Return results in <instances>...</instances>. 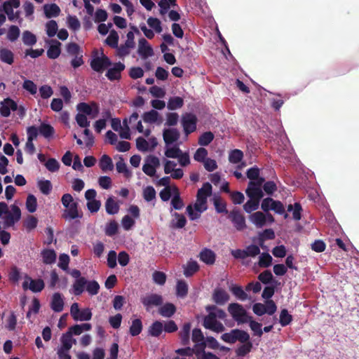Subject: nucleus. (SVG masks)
<instances>
[{"label": "nucleus", "instance_id": "3", "mask_svg": "<svg viewBox=\"0 0 359 359\" xmlns=\"http://www.w3.org/2000/svg\"><path fill=\"white\" fill-rule=\"evenodd\" d=\"M160 166V158L154 154H149L144 158L142 170L145 175L151 178H158L160 175L157 173V170Z\"/></svg>", "mask_w": 359, "mask_h": 359}, {"label": "nucleus", "instance_id": "11", "mask_svg": "<svg viewBox=\"0 0 359 359\" xmlns=\"http://www.w3.org/2000/svg\"><path fill=\"white\" fill-rule=\"evenodd\" d=\"M228 219L238 231H243L247 229L246 219L239 208H233L229 212Z\"/></svg>", "mask_w": 359, "mask_h": 359}, {"label": "nucleus", "instance_id": "25", "mask_svg": "<svg viewBox=\"0 0 359 359\" xmlns=\"http://www.w3.org/2000/svg\"><path fill=\"white\" fill-rule=\"evenodd\" d=\"M142 118L146 123L160 125L163 122V117L161 115L154 109H150L144 111L142 114Z\"/></svg>", "mask_w": 359, "mask_h": 359}, {"label": "nucleus", "instance_id": "37", "mask_svg": "<svg viewBox=\"0 0 359 359\" xmlns=\"http://www.w3.org/2000/svg\"><path fill=\"white\" fill-rule=\"evenodd\" d=\"M93 10L94 7L91 5V20L98 23L104 22L107 20L109 14L106 9L97 8L94 12Z\"/></svg>", "mask_w": 359, "mask_h": 359}, {"label": "nucleus", "instance_id": "23", "mask_svg": "<svg viewBox=\"0 0 359 359\" xmlns=\"http://www.w3.org/2000/svg\"><path fill=\"white\" fill-rule=\"evenodd\" d=\"M110 64H112V61L109 57H104V60H100L91 56V69L100 74H102Z\"/></svg>", "mask_w": 359, "mask_h": 359}, {"label": "nucleus", "instance_id": "15", "mask_svg": "<svg viewBox=\"0 0 359 359\" xmlns=\"http://www.w3.org/2000/svg\"><path fill=\"white\" fill-rule=\"evenodd\" d=\"M25 279L22 285L24 290L29 289L33 292H40L45 287V283L41 278L32 279L28 275H25Z\"/></svg>", "mask_w": 359, "mask_h": 359}, {"label": "nucleus", "instance_id": "44", "mask_svg": "<svg viewBox=\"0 0 359 359\" xmlns=\"http://www.w3.org/2000/svg\"><path fill=\"white\" fill-rule=\"evenodd\" d=\"M287 211L292 213L294 220L299 221L302 219L303 208L299 202H295L293 205H288Z\"/></svg>", "mask_w": 359, "mask_h": 359}, {"label": "nucleus", "instance_id": "7", "mask_svg": "<svg viewBox=\"0 0 359 359\" xmlns=\"http://www.w3.org/2000/svg\"><path fill=\"white\" fill-rule=\"evenodd\" d=\"M277 309L278 306L274 301H264V303L256 302L252 306L253 313L259 317L265 314L268 316H273L276 313Z\"/></svg>", "mask_w": 359, "mask_h": 359}, {"label": "nucleus", "instance_id": "6", "mask_svg": "<svg viewBox=\"0 0 359 359\" xmlns=\"http://www.w3.org/2000/svg\"><path fill=\"white\" fill-rule=\"evenodd\" d=\"M227 311L238 325L245 324V320L250 316L243 306L238 302L229 304Z\"/></svg>", "mask_w": 359, "mask_h": 359}, {"label": "nucleus", "instance_id": "17", "mask_svg": "<svg viewBox=\"0 0 359 359\" xmlns=\"http://www.w3.org/2000/svg\"><path fill=\"white\" fill-rule=\"evenodd\" d=\"M162 135L165 144L181 143L180 132L176 128H164Z\"/></svg>", "mask_w": 359, "mask_h": 359}, {"label": "nucleus", "instance_id": "50", "mask_svg": "<svg viewBox=\"0 0 359 359\" xmlns=\"http://www.w3.org/2000/svg\"><path fill=\"white\" fill-rule=\"evenodd\" d=\"M244 158L243 151L239 149L230 150L229 153V161L232 164H238Z\"/></svg>", "mask_w": 359, "mask_h": 359}, {"label": "nucleus", "instance_id": "41", "mask_svg": "<svg viewBox=\"0 0 359 359\" xmlns=\"http://www.w3.org/2000/svg\"><path fill=\"white\" fill-rule=\"evenodd\" d=\"M189 291V285L184 280H178L175 286V295L183 299L187 297Z\"/></svg>", "mask_w": 359, "mask_h": 359}, {"label": "nucleus", "instance_id": "39", "mask_svg": "<svg viewBox=\"0 0 359 359\" xmlns=\"http://www.w3.org/2000/svg\"><path fill=\"white\" fill-rule=\"evenodd\" d=\"M184 104V100L182 97L174 95L169 97L166 107L170 111L179 109Z\"/></svg>", "mask_w": 359, "mask_h": 359}, {"label": "nucleus", "instance_id": "45", "mask_svg": "<svg viewBox=\"0 0 359 359\" xmlns=\"http://www.w3.org/2000/svg\"><path fill=\"white\" fill-rule=\"evenodd\" d=\"M116 169L118 173L123 174L126 178L132 176V171L128 168L122 156H119V160L116 163Z\"/></svg>", "mask_w": 359, "mask_h": 359}, {"label": "nucleus", "instance_id": "34", "mask_svg": "<svg viewBox=\"0 0 359 359\" xmlns=\"http://www.w3.org/2000/svg\"><path fill=\"white\" fill-rule=\"evenodd\" d=\"M50 46L47 50V56L50 59L57 58L61 53V43L56 39H51L48 41Z\"/></svg>", "mask_w": 359, "mask_h": 359}, {"label": "nucleus", "instance_id": "51", "mask_svg": "<svg viewBox=\"0 0 359 359\" xmlns=\"http://www.w3.org/2000/svg\"><path fill=\"white\" fill-rule=\"evenodd\" d=\"M43 262L46 264H52L56 261V253L53 249H44L41 251Z\"/></svg>", "mask_w": 359, "mask_h": 359}, {"label": "nucleus", "instance_id": "33", "mask_svg": "<svg viewBox=\"0 0 359 359\" xmlns=\"http://www.w3.org/2000/svg\"><path fill=\"white\" fill-rule=\"evenodd\" d=\"M273 259L268 252H262L258 255V261L255 263L254 267L269 268L272 266Z\"/></svg>", "mask_w": 359, "mask_h": 359}, {"label": "nucleus", "instance_id": "8", "mask_svg": "<svg viewBox=\"0 0 359 359\" xmlns=\"http://www.w3.org/2000/svg\"><path fill=\"white\" fill-rule=\"evenodd\" d=\"M246 177L249 179L247 189L259 190V183L264 181V177L261 175V169L256 165L247 169Z\"/></svg>", "mask_w": 359, "mask_h": 359}, {"label": "nucleus", "instance_id": "59", "mask_svg": "<svg viewBox=\"0 0 359 359\" xmlns=\"http://www.w3.org/2000/svg\"><path fill=\"white\" fill-rule=\"evenodd\" d=\"M38 128L39 134L47 139L53 137L55 133L54 128L46 123H41Z\"/></svg>", "mask_w": 359, "mask_h": 359}, {"label": "nucleus", "instance_id": "58", "mask_svg": "<svg viewBox=\"0 0 359 359\" xmlns=\"http://www.w3.org/2000/svg\"><path fill=\"white\" fill-rule=\"evenodd\" d=\"M142 196L147 203L154 201L156 198V191L154 187L151 185L145 187L142 190Z\"/></svg>", "mask_w": 359, "mask_h": 359}, {"label": "nucleus", "instance_id": "28", "mask_svg": "<svg viewBox=\"0 0 359 359\" xmlns=\"http://www.w3.org/2000/svg\"><path fill=\"white\" fill-rule=\"evenodd\" d=\"M216 253L211 249L204 248L199 253L200 260L207 265H212L216 261Z\"/></svg>", "mask_w": 359, "mask_h": 359}, {"label": "nucleus", "instance_id": "46", "mask_svg": "<svg viewBox=\"0 0 359 359\" xmlns=\"http://www.w3.org/2000/svg\"><path fill=\"white\" fill-rule=\"evenodd\" d=\"M158 6L159 7V13L161 15H164L170 10V8L177 6V0H160L158 2Z\"/></svg>", "mask_w": 359, "mask_h": 359}, {"label": "nucleus", "instance_id": "49", "mask_svg": "<svg viewBox=\"0 0 359 359\" xmlns=\"http://www.w3.org/2000/svg\"><path fill=\"white\" fill-rule=\"evenodd\" d=\"M50 306L55 312H61L63 310L64 301L60 293L56 292L53 295Z\"/></svg>", "mask_w": 359, "mask_h": 359}, {"label": "nucleus", "instance_id": "14", "mask_svg": "<svg viewBox=\"0 0 359 359\" xmlns=\"http://www.w3.org/2000/svg\"><path fill=\"white\" fill-rule=\"evenodd\" d=\"M137 53L143 60H146L149 57L154 55V51L152 46L144 37H141L138 40Z\"/></svg>", "mask_w": 359, "mask_h": 359}, {"label": "nucleus", "instance_id": "26", "mask_svg": "<svg viewBox=\"0 0 359 359\" xmlns=\"http://www.w3.org/2000/svg\"><path fill=\"white\" fill-rule=\"evenodd\" d=\"M121 202L116 200V198L110 195L107 197L104 203L105 211L109 215H114L118 213L120 210Z\"/></svg>", "mask_w": 359, "mask_h": 359}, {"label": "nucleus", "instance_id": "64", "mask_svg": "<svg viewBox=\"0 0 359 359\" xmlns=\"http://www.w3.org/2000/svg\"><path fill=\"white\" fill-rule=\"evenodd\" d=\"M245 252L246 257H251V258H255L257 256H258L261 251L259 250V247L257 246L255 243H252L250 245H247L245 248Z\"/></svg>", "mask_w": 359, "mask_h": 359}, {"label": "nucleus", "instance_id": "56", "mask_svg": "<svg viewBox=\"0 0 359 359\" xmlns=\"http://www.w3.org/2000/svg\"><path fill=\"white\" fill-rule=\"evenodd\" d=\"M170 212H172V210H181L184 208V203L178 191H175L173 197L170 201Z\"/></svg>", "mask_w": 359, "mask_h": 359}, {"label": "nucleus", "instance_id": "63", "mask_svg": "<svg viewBox=\"0 0 359 359\" xmlns=\"http://www.w3.org/2000/svg\"><path fill=\"white\" fill-rule=\"evenodd\" d=\"M118 264L117 252L114 250H110L107 255V265L111 269H115Z\"/></svg>", "mask_w": 359, "mask_h": 359}, {"label": "nucleus", "instance_id": "60", "mask_svg": "<svg viewBox=\"0 0 359 359\" xmlns=\"http://www.w3.org/2000/svg\"><path fill=\"white\" fill-rule=\"evenodd\" d=\"M152 280L158 285H164L167 280V275L161 271L155 270L152 273Z\"/></svg>", "mask_w": 359, "mask_h": 359}, {"label": "nucleus", "instance_id": "53", "mask_svg": "<svg viewBox=\"0 0 359 359\" xmlns=\"http://www.w3.org/2000/svg\"><path fill=\"white\" fill-rule=\"evenodd\" d=\"M85 285L86 290L88 292H90V283H87L84 278H79V279H76L73 285L74 294L76 295H79L81 293H82V292L84 290Z\"/></svg>", "mask_w": 359, "mask_h": 359}, {"label": "nucleus", "instance_id": "48", "mask_svg": "<svg viewBox=\"0 0 359 359\" xmlns=\"http://www.w3.org/2000/svg\"><path fill=\"white\" fill-rule=\"evenodd\" d=\"M43 11L47 18L57 17L60 13V7L55 4H45L43 6Z\"/></svg>", "mask_w": 359, "mask_h": 359}, {"label": "nucleus", "instance_id": "10", "mask_svg": "<svg viewBox=\"0 0 359 359\" xmlns=\"http://www.w3.org/2000/svg\"><path fill=\"white\" fill-rule=\"evenodd\" d=\"M163 297L158 293H148L140 297V302L147 312H149L154 307L158 309L163 303Z\"/></svg>", "mask_w": 359, "mask_h": 359}, {"label": "nucleus", "instance_id": "4", "mask_svg": "<svg viewBox=\"0 0 359 359\" xmlns=\"http://www.w3.org/2000/svg\"><path fill=\"white\" fill-rule=\"evenodd\" d=\"M249 221L257 228L262 229L273 224L276 220L271 213L256 211L248 216Z\"/></svg>", "mask_w": 359, "mask_h": 359}, {"label": "nucleus", "instance_id": "38", "mask_svg": "<svg viewBox=\"0 0 359 359\" xmlns=\"http://www.w3.org/2000/svg\"><path fill=\"white\" fill-rule=\"evenodd\" d=\"M163 331L162 320H154L148 328V335L152 337H158Z\"/></svg>", "mask_w": 359, "mask_h": 359}, {"label": "nucleus", "instance_id": "52", "mask_svg": "<svg viewBox=\"0 0 359 359\" xmlns=\"http://www.w3.org/2000/svg\"><path fill=\"white\" fill-rule=\"evenodd\" d=\"M119 41V35L115 29H111L107 37L104 40V43L112 48L117 47Z\"/></svg>", "mask_w": 359, "mask_h": 359}, {"label": "nucleus", "instance_id": "42", "mask_svg": "<svg viewBox=\"0 0 359 359\" xmlns=\"http://www.w3.org/2000/svg\"><path fill=\"white\" fill-rule=\"evenodd\" d=\"M98 165L102 172H107V171L114 169V163L112 159L107 154H104L99 160Z\"/></svg>", "mask_w": 359, "mask_h": 359}, {"label": "nucleus", "instance_id": "19", "mask_svg": "<svg viewBox=\"0 0 359 359\" xmlns=\"http://www.w3.org/2000/svg\"><path fill=\"white\" fill-rule=\"evenodd\" d=\"M111 119V112L110 109H104L101 114V117L96 120L93 123V128L97 133H101L107 126V123Z\"/></svg>", "mask_w": 359, "mask_h": 359}, {"label": "nucleus", "instance_id": "21", "mask_svg": "<svg viewBox=\"0 0 359 359\" xmlns=\"http://www.w3.org/2000/svg\"><path fill=\"white\" fill-rule=\"evenodd\" d=\"M259 189L261 191L262 198L265 196H273L275 192L277 191V185L273 180H266L260 182L258 186Z\"/></svg>", "mask_w": 359, "mask_h": 359}, {"label": "nucleus", "instance_id": "16", "mask_svg": "<svg viewBox=\"0 0 359 359\" xmlns=\"http://www.w3.org/2000/svg\"><path fill=\"white\" fill-rule=\"evenodd\" d=\"M228 288L231 294L238 301L245 302L250 300L251 296L245 291L243 287L233 282L227 283Z\"/></svg>", "mask_w": 359, "mask_h": 359}, {"label": "nucleus", "instance_id": "29", "mask_svg": "<svg viewBox=\"0 0 359 359\" xmlns=\"http://www.w3.org/2000/svg\"><path fill=\"white\" fill-rule=\"evenodd\" d=\"M218 305L209 304L205 306V311L208 313V315L215 320L218 318L221 320H224L227 315L224 310L217 307Z\"/></svg>", "mask_w": 359, "mask_h": 359}, {"label": "nucleus", "instance_id": "57", "mask_svg": "<svg viewBox=\"0 0 359 359\" xmlns=\"http://www.w3.org/2000/svg\"><path fill=\"white\" fill-rule=\"evenodd\" d=\"M215 135L211 131L203 132L198 137V144L203 147L208 146L214 140Z\"/></svg>", "mask_w": 359, "mask_h": 359}, {"label": "nucleus", "instance_id": "54", "mask_svg": "<svg viewBox=\"0 0 359 359\" xmlns=\"http://www.w3.org/2000/svg\"><path fill=\"white\" fill-rule=\"evenodd\" d=\"M149 27L157 34H161L163 29L161 21L156 17H149L147 20Z\"/></svg>", "mask_w": 359, "mask_h": 359}, {"label": "nucleus", "instance_id": "43", "mask_svg": "<svg viewBox=\"0 0 359 359\" xmlns=\"http://www.w3.org/2000/svg\"><path fill=\"white\" fill-rule=\"evenodd\" d=\"M143 330V324L141 318H135L132 320L129 327V334L132 337L138 336Z\"/></svg>", "mask_w": 359, "mask_h": 359}, {"label": "nucleus", "instance_id": "24", "mask_svg": "<svg viewBox=\"0 0 359 359\" xmlns=\"http://www.w3.org/2000/svg\"><path fill=\"white\" fill-rule=\"evenodd\" d=\"M20 6V0H8L4 2L0 11H4L7 15L8 19L13 22L15 21L13 8H18Z\"/></svg>", "mask_w": 359, "mask_h": 359}, {"label": "nucleus", "instance_id": "2", "mask_svg": "<svg viewBox=\"0 0 359 359\" xmlns=\"http://www.w3.org/2000/svg\"><path fill=\"white\" fill-rule=\"evenodd\" d=\"M245 192L248 199L243 204V208L246 213L251 215L256 212L259 207L261 208L262 192L260 190L247 189H245Z\"/></svg>", "mask_w": 359, "mask_h": 359}, {"label": "nucleus", "instance_id": "27", "mask_svg": "<svg viewBox=\"0 0 359 359\" xmlns=\"http://www.w3.org/2000/svg\"><path fill=\"white\" fill-rule=\"evenodd\" d=\"M183 274L186 278L192 277L200 270V266L198 262L190 258L185 264L182 265Z\"/></svg>", "mask_w": 359, "mask_h": 359}, {"label": "nucleus", "instance_id": "5", "mask_svg": "<svg viewBox=\"0 0 359 359\" xmlns=\"http://www.w3.org/2000/svg\"><path fill=\"white\" fill-rule=\"evenodd\" d=\"M62 205L67 208L62 217L65 219H74L80 217L78 211V203L74 201L72 196L69 194H65L61 198Z\"/></svg>", "mask_w": 359, "mask_h": 359}, {"label": "nucleus", "instance_id": "32", "mask_svg": "<svg viewBox=\"0 0 359 359\" xmlns=\"http://www.w3.org/2000/svg\"><path fill=\"white\" fill-rule=\"evenodd\" d=\"M172 216L174 217V219L171 220L170 224L171 229H181L187 225V219L183 214L174 212L172 213Z\"/></svg>", "mask_w": 359, "mask_h": 359}, {"label": "nucleus", "instance_id": "12", "mask_svg": "<svg viewBox=\"0 0 359 359\" xmlns=\"http://www.w3.org/2000/svg\"><path fill=\"white\" fill-rule=\"evenodd\" d=\"M126 69V65L123 62H112L106 69L105 76L107 79L113 82L115 81H120L121 78V72Z\"/></svg>", "mask_w": 359, "mask_h": 359}, {"label": "nucleus", "instance_id": "22", "mask_svg": "<svg viewBox=\"0 0 359 359\" xmlns=\"http://www.w3.org/2000/svg\"><path fill=\"white\" fill-rule=\"evenodd\" d=\"M253 349V343L250 338L249 340H246L244 342H241L237 344L235 348V354L237 358H243L246 357L252 352Z\"/></svg>", "mask_w": 359, "mask_h": 359}, {"label": "nucleus", "instance_id": "35", "mask_svg": "<svg viewBox=\"0 0 359 359\" xmlns=\"http://www.w3.org/2000/svg\"><path fill=\"white\" fill-rule=\"evenodd\" d=\"M246 320H245V324H248L253 336L261 337L263 335L262 324L256 321L251 315Z\"/></svg>", "mask_w": 359, "mask_h": 359}, {"label": "nucleus", "instance_id": "55", "mask_svg": "<svg viewBox=\"0 0 359 359\" xmlns=\"http://www.w3.org/2000/svg\"><path fill=\"white\" fill-rule=\"evenodd\" d=\"M276 202V199L273 198V196L263 197L261 200V209L263 212L270 213L272 211L273 207Z\"/></svg>", "mask_w": 359, "mask_h": 359}, {"label": "nucleus", "instance_id": "31", "mask_svg": "<svg viewBox=\"0 0 359 359\" xmlns=\"http://www.w3.org/2000/svg\"><path fill=\"white\" fill-rule=\"evenodd\" d=\"M103 231L105 236L114 238L119 234L120 226L116 220L110 219L106 223Z\"/></svg>", "mask_w": 359, "mask_h": 359}, {"label": "nucleus", "instance_id": "40", "mask_svg": "<svg viewBox=\"0 0 359 359\" xmlns=\"http://www.w3.org/2000/svg\"><path fill=\"white\" fill-rule=\"evenodd\" d=\"M294 320L293 316L287 308H282L279 313L278 323L282 327L290 325Z\"/></svg>", "mask_w": 359, "mask_h": 359}, {"label": "nucleus", "instance_id": "61", "mask_svg": "<svg viewBox=\"0 0 359 359\" xmlns=\"http://www.w3.org/2000/svg\"><path fill=\"white\" fill-rule=\"evenodd\" d=\"M90 330V323H83L81 325H75L69 327L67 333L70 334L72 337L73 334L79 335L83 331H88Z\"/></svg>", "mask_w": 359, "mask_h": 359}, {"label": "nucleus", "instance_id": "20", "mask_svg": "<svg viewBox=\"0 0 359 359\" xmlns=\"http://www.w3.org/2000/svg\"><path fill=\"white\" fill-rule=\"evenodd\" d=\"M157 312L163 318H170L176 313L177 306L171 302H164L163 299V303L159 306Z\"/></svg>", "mask_w": 359, "mask_h": 359}, {"label": "nucleus", "instance_id": "30", "mask_svg": "<svg viewBox=\"0 0 359 359\" xmlns=\"http://www.w3.org/2000/svg\"><path fill=\"white\" fill-rule=\"evenodd\" d=\"M191 326L192 325L191 322H186L183 324L179 332L180 343L183 346L189 345L190 343Z\"/></svg>", "mask_w": 359, "mask_h": 359}, {"label": "nucleus", "instance_id": "36", "mask_svg": "<svg viewBox=\"0 0 359 359\" xmlns=\"http://www.w3.org/2000/svg\"><path fill=\"white\" fill-rule=\"evenodd\" d=\"M181 143L165 144L164 154L166 158H176L179 154H182L180 148Z\"/></svg>", "mask_w": 359, "mask_h": 359}, {"label": "nucleus", "instance_id": "47", "mask_svg": "<svg viewBox=\"0 0 359 359\" xmlns=\"http://www.w3.org/2000/svg\"><path fill=\"white\" fill-rule=\"evenodd\" d=\"M233 337L234 338L235 341H238L241 342H244L246 340H249L250 338V334L248 332V331L239 329V328H235L230 330Z\"/></svg>", "mask_w": 359, "mask_h": 359}, {"label": "nucleus", "instance_id": "18", "mask_svg": "<svg viewBox=\"0 0 359 359\" xmlns=\"http://www.w3.org/2000/svg\"><path fill=\"white\" fill-rule=\"evenodd\" d=\"M230 295L222 287H216L212 293V299L216 305L224 306L230 300Z\"/></svg>", "mask_w": 359, "mask_h": 359}, {"label": "nucleus", "instance_id": "62", "mask_svg": "<svg viewBox=\"0 0 359 359\" xmlns=\"http://www.w3.org/2000/svg\"><path fill=\"white\" fill-rule=\"evenodd\" d=\"M0 60L8 65H12L14 62V55L13 52L7 48L0 50Z\"/></svg>", "mask_w": 359, "mask_h": 359}, {"label": "nucleus", "instance_id": "13", "mask_svg": "<svg viewBox=\"0 0 359 359\" xmlns=\"http://www.w3.org/2000/svg\"><path fill=\"white\" fill-rule=\"evenodd\" d=\"M135 142L137 149L142 153L154 151L158 144L156 137L154 136L148 140L140 136L136 138Z\"/></svg>", "mask_w": 359, "mask_h": 359}, {"label": "nucleus", "instance_id": "9", "mask_svg": "<svg viewBox=\"0 0 359 359\" xmlns=\"http://www.w3.org/2000/svg\"><path fill=\"white\" fill-rule=\"evenodd\" d=\"M198 121L197 116L193 112H186L182 114L181 125L185 135H189L196 130Z\"/></svg>", "mask_w": 359, "mask_h": 359}, {"label": "nucleus", "instance_id": "1", "mask_svg": "<svg viewBox=\"0 0 359 359\" xmlns=\"http://www.w3.org/2000/svg\"><path fill=\"white\" fill-rule=\"evenodd\" d=\"M212 194V184L210 182L203 183L201 188L197 191L196 200L194 208L198 212L202 214L208 208V199Z\"/></svg>", "mask_w": 359, "mask_h": 359}]
</instances>
